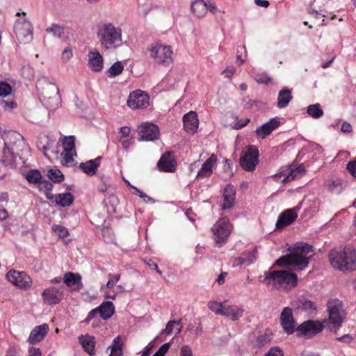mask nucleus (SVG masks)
<instances>
[{"instance_id":"nucleus-1","label":"nucleus","mask_w":356,"mask_h":356,"mask_svg":"<svg viewBox=\"0 0 356 356\" xmlns=\"http://www.w3.org/2000/svg\"><path fill=\"white\" fill-rule=\"evenodd\" d=\"M288 250L289 253L280 257L275 261V265L279 266H291L298 270H302L308 266L309 259L312 257V255L308 256V254L312 253L314 248L308 243L297 242L289 248Z\"/></svg>"},{"instance_id":"nucleus-2","label":"nucleus","mask_w":356,"mask_h":356,"mask_svg":"<svg viewBox=\"0 0 356 356\" xmlns=\"http://www.w3.org/2000/svg\"><path fill=\"white\" fill-rule=\"evenodd\" d=\"M4 148L0 161L6 165H13L17 156L29 151V146L22 136L15 131H8L3 137Z\"/></svg>"},{"instance_id":"nucleus-3","label":"nucleus","mask_w":356,"mask_h":356,"mask_svg":"<svg viewBox=\"0 0 356 356\" xmlns=\"http://www.w3.org/2000/svg\"><path fill=\"white\" fill-rule=\"evenodd\" d=\"M332 266L341 271H353L356 268V251L350 245L343 250H333L329 254Z\"/></svg>"},{"instance_id":"nucleus-4","label":"nucleus","mask_w":356,"mask_h":356,"mask_svg":"<svg viewBox=\"0 0 356 356\" xmlns=\"http://www.w3.org/2000/svg\"><path fill=\"white\" fill-rule=\"evenodd\" d=\"M261 282L271 289L291 290L297 285L298 277L296 274L285 270H273L266 272Z\"/></svg>"},{"instance_id":"nucleus-5","label":"nucleus","mask_w":356,"mask_h":356,"mask_svg":"<svg viewBox=\"0 0 356 356\" xmlns=\"http://www.w3.org/2000/svg\"><path fill=\"white\" fill-rule=\"evenodd\" d=\"M100 44L106 50L115 49L122 44V30L111 23L102 24L97 31Z\"/></svg>"},{"instance_id":"nucleus-6","label":"nucleus","mask_w":356,"mask_h":356,"mask_svg":"<svg viewBox=\"0 0 356 356\" xmlns=\"http://www.w3.org/2000/svg\"><path fill=\"white\" fill-rule=\"evenodd\" d=\"M40 99L44 106L49 110L57 108L60 103L58 86L53 83L44 81L38 83Z\"/></svg>"},{"instance_id":"nucleus-7","label":"nucleus","mask_w":356,"mask_h":356,"mask_svg":"<svg viewBox=\"0 0 356 356\" xmlns=\"http://www.w3.org/2000/svg\"><path fill=\"white\" fill-rule=\"evenodd\" d=\"M149 51L151 57L159 64L168 65L172 61V51L170 46L157 44L152 46Z\"/></svg>"},{"instance_id":"nucleus-8","label":"nucleus","mask_w":356,"mask_h":356,"mask_svg":"<svg viewBox=\"0 0 356 356\" xmlns=\"http://www.w3.org/2000/svg\"><path fill=\"white\" fill-rule=\"evenodd\" d=\"M240 158V164L243 170L252 172L258 164L259 150L253 145H250L246 151H243Z\"/></svg>"},{"instance_id":"nucleus-9","label":"nucleus","mask_w":356,"mask_h":356,"mask_svg":"<svg viewBox=\"0 0 356 356\" xmlns=\"http://www.w3.org/2000/svg\"><path fill=\"white\" fill-rule=\"evenodd\" d=\"M14 31L21 43L27 44L33 40V28L28 20L17 19L14 25Z\"/></svg>"},{"instance_id":"nucleus-10","label":"nucleus","mask_w":356,"mask_h":356,"mask_svg":"<svg viewBox=\"0 0 356 356\" xmlns=\"http://www.w3.org/2000/svg\"><path fill=\"white\" fill-rule=\"evenodd\" d=\"M327 312L330 323L334 327H339L344 318L341 301L338 299L329 300L327 302Z\"/></svg>"},{"instance_id":"nucleus-11","label":"nucleus","mask_w":356,"mask_h":356,"mask_svg":"<svg viewBox=\"0 0 356 356\" xmlns=\"http://www.w3.org/2000/svg\"><path fill=\"white\" fill-rule=\"evenodd\" d=\"M230 232L231 225L228 218H223L217 221L213 227V232L216 245L220 247L228 238Z\"/></svg>"},{"instance_id":"nucleus-12","label":"nucleus","mask_w":356,"mask_h":356,"mask_svg":"<svg viewBox=\"0 0 356 356\" xmlns=\"http://www.w3.org/2000/svg\"><path fill=\"white\" fill-rule=\"evenodd\" d=\"M8 280L21 289L26 290L32 285L31 278L24 271L10 270L6 274Z\"/></svg>"},{"instance_id":"nucleus-13","label":"nucleus","mask_w":356,"mask_h":356,"mask_svg":"<svg viewBox=\"0 0 356 356\" xmlns=\"http://www.w3.org/2000/svg\"><path fill=\"white\" fill-rule=\"evenodd\" d=\"M149 97L145 92L138 90L131 92L127 100V106L131 109L143 108L149 105Z\"/></svg>"},{"instance_id":"nucleus-14","label":"nucleus","mask_w":356,"mask_h":356,"mask_svg":"<svg viewBox=\"0 0 356 356\" xmlns=\"http://www.w3.org/2000/svg\"><path fill=\"white\" fill-rule=\"evenodd\" d=\"M324 328V325L319 321L309 320L303 322L297 327L300 336L315 335L320 333Z\"/></svg>"},{"instance_id":"nucleus-15","label":"nucleus","mask_w":356,"mask_h":356,"mask_svg":"<svg viewBox=\"0 0 356 356\" xmlns=\"http://www.w3.org/2000/svg\"><path fill=\"white\" fill-rule=\"evenodd\" d=\"M304 172L305 168L302 165L298 167L286 166L282 168L281 172L277 176L282 182L291 181L296 179L300 178L303 175Z\"/></svg>"},{"instance_id":"nucleus-16","label":"nucleus","mask_w":356,"mask_h":356,"mask_svg":"<svg viewBox=\"0 0 356 356\" xmlns=\"http://www.w3.org/2000/svg\"><path fill=\"white\" fill-rule=\"evenodd\" d=\"M138 135L140 140H154L157 139L159 131V127L152 123H144L138 128Z\"/></svg>"},{"instance_id":"nucleus-17","label":"nucleus","mask_w":356,"mask_h":356,"mask_svg":"<svg viewBox=\"0 0 356 356\" xmlns=\"http://www.w3.org/2000/svg\"><path fill=\"white\" fill-rule=\"evenodd\" d=\"M63 287H50L43 291L42 296L44 302L47 305H56L60 302L63 296Z\"/></svg>"},{"instance_id":"nucleus-18","label":"nucleus","mask_w":356,"mask_h":356,"mask_svg":"<svg viewBox=\"0 0 356 356\" xmlns=\"http://www.w3.org/2000/svg\"><path fill=\"white\" fill-rule=\"evenodd\" d=\"M280 323L284 331L288 334L295 331V321L293 317L292 309L284 307L280 314Z\"/></svg>"},{"instance_id":"nucleus-19","label":"nucleus","mask_w":356,"mask_h":356,"mask_svg":"<svg viewBox=\"0 0 356 356\" xmlns=\"http://www.w3.org/2000/svg\"><path fill=\"white\" fill-rule=\"evenodd\" d=\"M88 65L94 72H101L104 67V58L97 50L90 51L88 55Z\"/></svg>"},{"instance_id":"nucleus-20","label":"nucleus","mask_w":356,"mask_h":356,"mask_svg":"<svg viewBox=\"0 0 356 356\" xmlns=\"http://www.w3.org/2000/svg\"><path fill=\"white\" fill-rule=\"evenodd\" d=\"M157 166L161 171L174 172L176 169V163L171 152H165L159 160Z\"/></svg>"},{"instance_id":"nucleus-21","label":"nucleus","mask_w":356,"mask_h":356,"mask_svg":"<svg viewBox=\"0 0 356 356\" xmlns=\"http://www.w3.org/2000/svg\"><path fill=\"white\" fill-rule=\"evenodd\" d=\"M183 123L185 130L190 134H195L198 128L199 121L197 114L190 111L183 117Z\"/></svg>"},{"instance_id":"nucleus-22","label":"nucleus","mask_w":356,"mask_h":356,"mask_svg":"<svg viewBox=\"0 0 356 356\" xmlns=\"http://www.w3.org/2000/svg\"><path fill=\"white\" fill-rule=\"evenodd\" d=\"M280 124L278 120L275 118L271 119L269 122L262 124L256 129V134L260 138H265L270 135L272 131L277 128Z\"/></svg>"},{"instance_id":"nucleus-23","label":"nucleus","mask_w":356,"mask_h":356,"mask_svg":"<svg viewBox=\"0 0 356 356\" xmlns=\"http://www.w3.org/2000/svg\"><path fill=\"white\" fill-rule=\"evenodd\" d=\"M48 331L49 326L46 323L36 326L30 333L28 339L29 343L34 344L41 341L47 334Z\"/></svg>"},{"instance_id":"nucleus-24","label":"nucleus","mask_w":356,"mask_h":356,"mask_svg":"<svg viewBox=\"0 0 356 356\" xmlns=\"http://www.w3.org/2000/svg\"><path fill=\"white\" fill-rule=\"evenodd\" d=\"M297 213L292 209H288L282 212L276 222V227L282 229L291 225L297 218Z\"/></svg>"},{"instance_id":"nucleus-25","label":"nucleus","mask_w":356,"mask_h":356,"mask_svg":"<svg viewBox=\"0 0 356 356\" xmlns=\"http://www.w3.org/2000/svg\"><path fill=\"white\" fill-rule=\"evenodd\" d=\"M217 161L216 155L212 154L202 165L198 171L197 177H209L211 175L213 168Z\"/></svg>"},{"instance_id":"nucleus-26","label":"nucleus","mask_w":356,"mask_h":356,"mask_svg":"<svg viewBox=\"0 0 356 356\" xmlns=\"http://www.w3.org/2000/svg\"><path fill=\"white\" fill-rule=\"evenodd\" d=\"M102 159V156H98L95 159L81 163L79 168L88 175H94L100 165V161Z\"/></svg>"},{"instance_id":"nucleus-27","label":"nucleus","mask_w":356,"mask_h":356,"mask_svg":"<svg viewBox=\"0 0 356 356\" xmlns=\"http://www.w3.org/2000/svg\"><path fill=\"white\" fill-rule=\"evenodd\" d=\"M243 309L236 305L224 306L222 316L229 317L233 321L242 317Z\"/></svg>"},{"instance_id":"nucleus-28","label":"nucleus","mask_w":356,"mask_h":356,"mask_svg":"<svg viewBox=\"0 0 356 356\" xmlns=\"http://www.w3.org/2000/svg\"><path fill=\"white\" fill-rule=\"evenodd\" d=\"M235 194V190L233 186H227L225 188L223 193L224 204L222 205V210L230 209L233 207Z\"/></svg>"},{"instance_id":"nucleus-29","label":"nucleus","mask_w":356,"mask_h":356,"mask_svg":"<svg viewBox=\"0 0 356 356\" xmlns=\"http://www.w3.org/2000/svg\"><path fill=\"white\" fill-rule=\"evenodd\" d=\"M292 98L291 90L286 87L283 88L278 93L277 106L280 108L286 107Z\"/></svg>"},{"instance_id":"nucleus-30","label":"nucleus","mask_w":356,"mask_h":356,"mask_svg":"<svg viewBox=\"0 0 356 356\" xmlns=\"http://www.w3.org/2000/svg\"><path fill=\"white\" fill-rule=\"evenodd\" d=\"M257 248H254L251 252H244L241 257L235 259V261L237 262L238 265H242L243 264L248 265L251 264L257 259Z\"/></svg>"},{"instance_id":"nucleus-31","label":"nucleus","mask_w":356,"mask_h":356,"mask_svg":"<svg viewBox=\"0 0 356 356\" xmlns=\"http://www.w3.org/2000/svg\"><path fill=\"white\" fill-rule=\"evenodd\" d=\"M79 342L85 351L89 355H92L95 354V339L94 337L82 335L79 337Z\"/></svg>"},{"instance_id":"nucleus-32","label":"nucleus","mask_w":356,"mask_h":356,"mask_svg":"<svg viewBox=\"0 0 356 356\" xmlns=\"http://www.w3.org/2000/svg\"><path fill=\"white\" fill-rule=\"evenodd\" d=\"M191 10L197 17H202L207 13L208 7L204 0H195L191 3Z\"/></svg>"},{"instance_id":"nucleus-33","label":"nucleus","mask_w":356,"mask_h":356,"mask_svg":"<svg viewBox=\"0 0 356 356\" xmlns=\"http://www.w3.org/2000/svg\"><path fill=\"white\" fill-rule=\"evenodd\" d=\"M98 308L99 316L104 320L110 318L115 312V307L113 302L109 301L104 302Z\"/></svg>"},{"instance_id":"nucleus-34","label":"nucleus","mask_w":356,"mask_h":356,"mask_svg":"<svg viewBox=\"0 0 356 356\" xmlns=\"http://www.w3.org/2000/svg\"><path fill=\"white\" fill-rule=\"evenodd\" d=\"M122 341L120 336L115 338L112 344L108 348H111L109 356H122Z\"/></svg>"},{"instance_id":"nucleus-35","label":"nucleus","mask_w":356,"mask_h":356,"mask_svg":"<svg viewBox=\"0 0 356 356\" xmlns=\"http://www.w3.org/2000/svg\"><path fill=\"white\" fill-rule=\"evenodd\" d=\"M55 197L56 204L63 207L71 205L74 201V197L70 193H60Z\"/></svg>"},{"instance_id":"nucleus-36","label":"nucleus","mask_w":356,"mask_h":356,"mask_svg":"<svg viewBox=\"0 0 356 356\" xmlns=\"http://www.w3.org/2000/svg\"><path fill=\"white\" fill-rule=\"evenodd\" d=\"M38 187L40 191H43L44 193L47 198L51 200L54 197V195L51 193L53 185L49 181L42 179V178L38 183Z\"/></svg>"},{"instance_id":"nucleus-37","label":"nucleus","mask_w":356,"mask_h":356,"mask_svg":"<svg viewBox=\"0 0 356 356\" xmlns=\"http://www.w3.org/2000/svg\"><path fill=\"white\" fill-rule=\"evenodd\" d=\"M175 327V334H179L181 331L182 325H181V321H170L166 325L165 328L163 330L162 333L164 334H170L173 332V329Z\"/></svg>"},{"instance_id":"nucleus-38","label":"nucleus","mask_w":356,"mask_h":356,"mask_svg":"<svg viewBox=\"0 0 356 356\" xmlns=\"http://www.w3.org/2000/svg\"><path fill=\"white\" fill-rule=\"evenodd\" d=\"M47 177L54 183H60L64 180V175L57 168H50L47 171Z\"/></svg>"},{"instance_id":"nucleus-39","label":"nucleus","mask_w":356,"mask_h":356,"mask_svg":"<svg viewBox=\"0 0 356 356\" xmlns=\"http://www.w3.org/2000/svg\"><path fill=\"white\" fill-rule=\"evenodd\" d=\"M307 113L315 119H318L323 115V111L319 104H312L307 106Z\"/></svg>"},{"instance_id":"nucleus-40","label":"nucleus","mask_w":356,"mask_h":356,"mask_svg":"<svg viewBox=\"0 0 356 356\" xmlns=\"http://www.w3.org/2000/svg\"><path fill=\"white\" fill-rule=\"evenodd\" d=\"M46 31L52 36L61 38L65 36V29L58 24H52L46 29Z\"/></svg>"},{"instance_id":"nucleus-41","label":"nucleus","mask_w":356,"mask_h":356,"mask_svg":"<svg viewBox=\"0 0 356 356\" xmlns=\"http://www.w3.org/2000/svg\"><path fill=\"white\" fill-rule=\"evenodd\" d=\"M124 70V65L120 61L114 63L110 68L106 71L108 76L110 77H115L120 75Z\"/></svg>"},{"instance_id":"nucleus-42","label":"nucleus","mask_w":356,"mask_h":356,"mask_svg":"<svg viewBox=\"0 0 356 356\" xmlns=\"http://www.w3.org/2000/svg\"><path fill=\"white\" fill-rule=\"evenodd\" d=\"M42 177L40 172L38 170H31L26 174V179L31 184H38Z\"/></svg>"},{"instance_id":"nucleus-43","label":"nucleus","mask_w":356,"mask_h":356,"mask_svg":"<svg viewBox=\"0 0 356 356\" xmlns=\"http://www.w3.org/2000/svg\"><path fill=\"white\" fill-rule=\"evenodd\" d=\"M63 281L68 286H72L81 281V276L68 272L64 275Z\"/></svg>"},{"instance_id":"nucleus-44","label":"nucleus","mask_w":356,"mask_h":356,"mask_svg":"<svg viewBox=\"0 0 356 356\" xmlns=\"http://www.w3.org/2000/svg\"><path fill=\"white\" fill-rule=\"evenodd\" d=\"M207 306L210 310H211L216 314H218V315L222 314V312H223L225 305H223L222 302L212 300V301H209L208 302Z\"/></svg>"},{"instance_id":"nucleus-45","label":"nucleus","mask_w":356,"mask_h":356,"mask_svg":"<svg viewBox=\"0 0 356 356\" xmlns=\"http://www.w3.org/2000/svg\"><path fill=\"white\" fill-rule=\"evenodd\" d=\"M108 276L109 277V280L105 286H102V290H104V287L107 289H112L115 284H116L120 280L121 277L120 274L113 275L111 273L108 274Z\"/></svg>"},{"instance_id":"nucleus-46","label":"nucleus","mask_w":356,"mask_h":356,"mask_svg":"<svg viewBox=\"0 0 356 356\" xmlns=\"http://www.w3.org/2000/svg\"><path fill=\"white\" fill-rule=\"evenodd\" d=\"M64 150L70 152L74 149V136L65 137L63 143Z\"/></svg>"},{"instance_id":"nucleus-47","label":"nucleus","mask_w":356,"mask_h":356,"mask_svg":"<svg viewBox=\"0 0 356 356\" xmlns=\"http://www.w3.org/2000/svg\"><path fill=\"white\" fill-rule=\"evenodd\" d=\"M73 57L72 49L70 47H67L64 49L61 54V60L63 63H67Z\"/></svg>"},{"instance_id":"nucleus-48","label":"nucleus","mask_w":356,"mask_h":356,"mask_svg":"<svg viewBox=\"0 0 356 356\" xmlns=\"http://www.w3.org/2000/svg\"><path fill=\"white\" fill-rule=\"evenodd\" d=\"M12 88L6 82H0V96L6 97L11 93Z\"/></svg>"},{"instance_id":"nucleus-49","label":"nucleus","mask_w":356,"mask_h":356,"mask_svg":"<svg viewBox=\"0 0 356 356\" xmlns=\"http://www.w3.org/2000/svg\"><path fill=\"white\" fill-rule=\"evenodd\" d=\"M26 117L29 121L34 123L38 122L40 119V116L38 112L35 110L29 111L26 112Z\"/></svg>"},{"instance_id":"nucleus-50","label":"nucleus","mask_w":356,"mask_h":356,"mask_svg":"<svg viewBox=\"0 0 356 356\" xmlns=\"http://www.w3.org/2000/svg\"><path fill=\"white\" fill-rule=\"evenodd\" d=\"M299 308L305 311H313L316 309L314 303L310 300H304L300 302Z\"/></svg>"},{"instance_id":"nucleus-51","label":"nucleus","mask_w":356,"mask_h":356,"mask_svg":"<svg viewBox=\"0 0 356 356\" xmlns=\"http://www.w3.org/2000/svg\"><path fill=\"white\" fill-rule=\"evenodd\" d=\"M0 106L5 110H11L17 106V104L13 100H4L0 101Z\"/></svg>"},{"instance_id":"nucleus-52","label":"nucleus","mask_w":356,"mask_h":356,"mask_svg":"<svg viewBox=\"0 0 356 356\" xmlns=\"http://www.w3.org/2000/svg\"><path fill=\"white\" fill-rule=\"evenodd\" d=\"M343 189L342 184L339 181H335L329 186V190L333 193H339Z\"/></svg>"},{"instance_id":"nucleus-53","label":"nucleus","mask_w":356,"mask_h":356,"mask_svg":"<svg viewBox=\"0 0 356 356\" xmlns=\"http://www.w3.org/2000/svg\"><path fill=\"white\" fill-rule=\"evenodd\" d=\"M22 72L26 79H31L34 74L33 69L30 65L24 66Z\"/></svg>"},{"instance_id":"nucleus-54","label":"nucleus","mask_w":356,"mask_h":356,"mask_svg":"<svg viewBox=\"0 0 356 356\" xmlns=\"http://www.w3.org/2000/svg\"><path fill=\"white\" fill-rule=\"evenodd\" d=\"M265 356H284L283 351L278 347L271 348Z\"/></svg>"},{"instance_id":"nucleus-55","label":"nucleus","mask_w":356,"mask_h":356,"mask_svg":"<svg viewBox=\"0 0 356 356\" xmlns=\"http://www.w3.org/2000/svg\"><path fill=\"white\" fill-rule=\"evenodd\" d=\"M98 314H99V310L98 307L92 309L89 312L87 318H86L85 322L86 323H88L92 318H95Z\"/></svg>"},{"instance_id":"nucleus-56","label":"nucleus","mask_w":356,"mask_h":356,"mask_svg":"<svg viewBox=\"0 0 356 356\" xmlns=\"http://www.w3.org/2000/svg\"><path fill=\"white\" fill-rule=\"evenodd\" d=\"M55 231L58 232L59 236L62 238H65L68 236L69 233L67 229L63 226H56Z\"/></svg>"},{"instance_id":"nucleus-57","label":"nucleus","mask_w":356,"mask_h":356,"mask_svg":"<svg viewBox=\"0 0 356 356\" xmlns=\"http://www.w3.org/2000/svg\"><path fill=\"white\" fill-rule=\"evenodd\" d=\"M347 169L353 177H356V161H350L347 164Z\"/></svg>"},{"instance_id":"nucleus-58","label":"nucleus","mask_w":356,"mask_h":356,"mask_svg":"<svg viewBox=\"0 0 356 356\" xmlns=\"http://www.w3.org/2000/svg\"><path fill=\"white\" fill-rule=\"evenodd\" d=\"M169 348L170 343H165L159 348V349L156 351V353L160 356H165V353L168 351Z\"/></svg>"},{"instance_id":"nucleus-59","label":"nucleus","mask_w":356,"mask_h":356,"mask_svg":"<svg viewBox=\"0 0 356 356\" xmlns=\"http://www.w3.org/2000/svg\"><path fill=\"white\" fill-rule=\"evenodd\" d=\"M133 188H134L136 192H137V194L142 198L144 199V200L147 202L149 201L152 202H154V199H152V197H148L146 194H145L142 191L139 190L138 188L134 187V186H131Z\"/></svg>"},{"instance_id":"nucleus-60","label":"nucleus","mask_w":356,"mask_h":356,"mask_svg":"<svg viewBox=\"0 0 356 356\" xmlns=\"http://www.w3.org/2000/svg\"><path fill=\"white\" fill-rule=\"evenodd\" d=\"M337 339L345 343L350 344L353 341V337L350 334H344L341 337H337Z\"/></svg>"},{"instance_id":"nucleus-61","label":"nucleus","mask_w":356,"mask_h":356,"mask_svg":"<svg viewBox=\"0 0 356 356\" xmlns=\"http://www.w3.org/2000/svg\"><path fill=\"white\" fill-rule=\"evenodd\" d=\"M250 122L249 118L241 119L237 121L235 124V129H239L246 126Z\"/></svg>"},{"instance_id":"nucleus-62","label":"nucleus","mask_w":356,"mask_h":356,"mask_svg":"<svg viewBox=\"0 0 356 356\" xmlns=\"http://www.w3.org/2000/svg\"><path fill=\"white\" fill-rule=\"evenodd\" d=\"M181 356H193L191 348L188 346H184L181 349Z\"/></svg>"},{"instance_id":"nucleus-63","label":"nucleus","mask_w":356,"mask_h":356,"mask_svg":"<svg viewBox=\"0 0 356 356\" xmlns=\"http://www.w3.org/2000/svg\"><path fill=\"white\" fill-rule=\"evenodd\" d=\"M235 72L236 70L234 67H227L222 71V74H224L225 77L229 78L235 73Z\"/></svg>"},{"instance_id":"nucleus-64","label":"nucleus","mask_w":356,"mask_h":356,"mask_svg":"<svg viewBox=\"0 0 356 356\" xmlns=\"http://www.w3.org/2000/svg\"><path fill=\"white\" fill-rule=\"evenodd\" d=\"M29 356H42L40 349L33 347L30 348L29 350Z\"/></svg>"}]
</instances>
